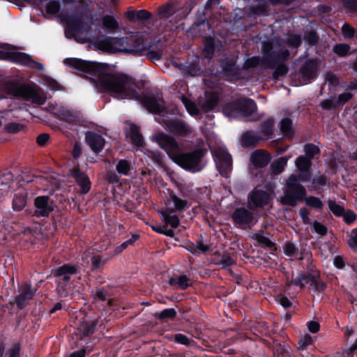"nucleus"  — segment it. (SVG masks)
<instances>
[{
    "mask_svg": "<svg viewBox=\"0 0 357 357\" xmlns=\"http://www.w3.org/2000/svg\"><path fill=\"white\" fill-rule=\"evenodd\" d=\"M273 119L269 118L261 123V132L264 136L268 137L273 133Z\"/></svg>",
    "mask_w": 357,
    "mask_h": 357,
    "instance_id": "46",
    "label": "nucleus"
},
{
    "mask_svg": "<svg viewBox=\"0 0 357 357\" xmlns=\"http://www.w3.org/2000/svg\"><path fill=\"white\" fill-rule=\"evenodd\" d=\"M22 344L20 342H15L12 344L8 351L7 357H20Z\"/></svg>",
    "mask_w": 357,
    "mask_h": 357,
    "instance_id": "62",
    "label": "nucleus"
},
{
    "mask_svg": "<svg viewBox=\"0 0 357 357\" xmlns=\"http://www.w3.org/2000/svg\"><path fill=\"white\" fill-rule=\"evenodd\" d=\"M181 101L189 114L194 116L200 114L199 109L194 101L183 95L181 96Z\"/></svg>",
    "mask_w": 357,
    "mask_h": 357,
    "instance_id": "40",
    "label": "nucleus"
},
{
    "mask_svg": "<svg viewBox=\"0 0 357 357\" xmlns=\"http://www.w3.org/2000/svg\"><path fill=\"white\" fill-rule=\"evenodd\" d=\"M239 115L250 116L257 112V106L255 101L249 98L239 99Z\"/></svg>",
    "mask_w": 357,
    "mask_h": 357,
    "instance_id": "22",
    "label": "nucleus"
},
{
    "mask_svg": "<svg viewBox=\"0 0 357 357\" xmlns=\"http://www.w3.org/2000/svg\"><path fill=\"white\" fill-rule=\"evenodd\" d=\"M86 75H91L89 79L102 92L117 95L124 98L138 100L141 94L134 87L143 89L146 82L135 81V79L122 73H106L108 68H75Z\"/></svg>",
    "mask_w": 357,
    "mask_h": 357,
    "instance_id": "1",
    "label": "nucleus"
},
{
    "mask_svg": "<svg viewBox=\"0 0 357 357\" xmlns=\"http://www.w3.org/2000/svg\"><path fill=\"white\" fill-rule=\"evenodd\" d=\"M126 136L130 139L133 145L137 147H143L144 146V137L140 132L139 127L136 124L133 123H130L129 128L126 130Z\"/></svg>",
    "mask_w": 357,
    "mask_h": 357,
    "instance_id": "21",
    "label": "nucleus"
},
{
    "mask_svg": "<svg viewBox=\"0 0 357 357\" xmlns=\"http://www.w3.org/2000/svg\"><path fill=\"white\" fill-rule=\"evenodd\" d=\"M214 157L219 173L222 176L227 178L231 171V155L227 150L222 148H218L214 151Z\"/></svg>",
    "mask_w": 357,
    "mask_h": 357,
    "instance_id": "8",
    "label": "nucleus"
},
{
    "mask_svg": "<svg viewBox=\"0 0 357 357\" xmlns=\"http://www.w3.org/2000/svg\"><path fill=\"white\" fill-rule=\"evenodd\" d=\"M271 154L264 150L255 151L251 156V163L257 168H264L266 167L271 161Z\"/></svg>",
    "mask_w": 357,
    "mask_h": 357,
    "instance_id": "20",
    "label": "nucleus"
},
{
    "mask_svg": "<svg viewBox=\"0 0 357 357\" xmlns=\"http://www.w3.org/2000/svg\"><path fill=\"white\" fill-rule=\"evenodd\" d=\"M145 52L146 58L155 64L156 61L161 60L163 55V50L162 49L153 50V46L150 43H149Z\"/></svg>",
    "mask_w": 357,
    "mask_h": 357,
    "instance_id": "37",
    "label": "nucleus"
},
{
    "mask_svg": "<svg viewBox=\"0 0 357 357\" xmlns=\"http://www.w3.org/2000/svg\"><path fill=\"white\" fill-rule=\"evenodd\" d=\"M138 100L151 113L159 114L165 110L163 99L152 93H142Z\"/></svg>",
    "mask_w": 357,
    "mask_h": 357,
    "instance_id": "12",
    "label": "nucleus"
},
{
    "mask_svg": "<svg viewBox=\"0 0 357 357\" xmlns=\"http://www.w3.org/2000/svg\"><path fill=\"white\" fill-rule=\"evenodd\" d=\"M146 40L147 37L144 34L137 35L135 38H130L128 54L142 55L149 45Z\"/></svg>",
    "mask_w": 357,
    "mask_h": 357,
    "instance_id": "18",
    "label": "nucleus"
},
{
    "mask_svg": "<svg viewBox=\"0 0 357 357\" xmlns=\"http://www.w3.org/2000/svg\"><path fill=\"white\" fill-rule=\"evenodd\" d=\"M169 200L173 202L176 211H182L188 206V201L178 197L175 194L170 195Z\"/></svg>",
    "mask_w": 357,
    "mask_h": 357,
    "instance_id": "43",
    "label": "nucleus"
},
{
    "mask_svg": "<svg viewBox=\"0 0 357 357\" xmlns=\"http://www.w3.org/2000/svg\"><path fill=\"white\" fill-rule=\"evenodd\" d=\"M5 89L8 94L14 97L31 100L35 103H43L37 91L29 85L21 84L17 81H8L5 84Z\"/></svg>",
    "mask_w": 357,
    "mask_h": 357,
    "instance_id": "4",
    "label": "nucleus"
},
{
    "mask_svg": "<svg viewBox=\"0 0 357 357\" xmlns=\"http://www.w3.org/2000/svg\"><path fill=\"white\" fill-rule=\"evenodd\" d=\"M312 229L316 233L321 236H325L328 232L326 226L317 220H314L312 223Z\"/></svg>",
    "mask_w": 357,
    "mask_h": 357,
    "instance_id": "61",
    "label": "nucleus"
},
{
    "mask_svg": "<svg viewBox=\"0 0 357 357\" xmlns=\"http://www.w3.org/2000/svg\"><path fill=\"white\" fill-rule=\"evenodd\" d=\"M303 38L310 45H315L319 42V36L314 31H306Z\"/></svg>",
    "mask_w": 357,
    "mask_h": 357,
    "instance_id": "58",
    "label": "nucleus"
},
{
    "mask_svg": "<svg viewBox=\"0 0 357 357\" xmlns=\"http://www.w3.org/2000/svg\"><path fill=\"white\" fill-rule=\"evenodd\" d=\"M93 298L97 301H107L110 305L112 301L109 298L110 294L104 287H98L95 291H92Z\"/></svg>",
    "mask_w": 357,
    "mask_h": 357,
    "instance_id": "36",
    "label": "nucleus"
},
{
    "mask_svg": "<svg viewBox=\"0 0 357 357\" xmlns=\"http://www.w3.org/2000/svg\"><path fill=\"white\" fill-rule=\"evenodd\" d=\"M219 96L217 92H211L206 96V101L202 105L203 109L206 112H211L218 105Z\"/></svg>",
    "mask_w": 357,
    "mask_h": 357,
    "instance_id": "30",
    "label": "nucleus"
},
{
    "mask_svg": "<svg viewBox=\"0 0 357 357\" xmlns=\"http://www.w3.org/2000/svg\"><path fill=\"white\" fill-rule=\"evenodd\" d=\"M33 205L35 210L33 216L40 218H47L56 207L54 201L49 196L41 195L34 199Z\"/></svg>",
    "mask_w": 357,
    "mask_h": 357,
    "instance_id": "9",
    "label": "nucleus"
},
{
    "mask_svg": "<svg viewBox=\"0 0 357 357\" xmlns=\"http://www.w3.org/2000/svg\"><path fill=\"white\" fill-rule=\"evenodd\" d=\"M239 99L225 103L222 106L223 114L229 117H235L239 114Z\"/></svg>",
    "mask_w": 357,
    "mask_h": 357,
    "instance_id": "31",
    "label": "nucleus"
},
{
    "mask_svg": "<svg viewBox=\"0 0 357 357\" xmlns=\"http://www.w3.org/2000/svg\"><path fill=\"white\" fill-rule=\"evenodd\" d=\"M25 126L19 123L11 122L6 125V130L10 133H17L24 129Z\"/></svg>",
    "mask_w": 357,
    "mask_h": 357,
    "instance_id": "63",
    "label": "nucleus"
},
{
    "mask_svg": "<svg viewBox=\"0 0 357 357\" xmlns=\"http://www.w3.org/2000/svg\"><path fill=\"white\" fill-rule=\"evenodd\" d=\"M162 122L167 130L176 136L186 137L192 133L191 128L181 119L164 118Z\"/></svg>",
    "mask_w": 357,
    "mask_h": 357,
    "instance_id": "11",
    "label": "nucleus"
},
{
    "mask_svg": "<svg viewBox=\"0 0 357 357\" xmlns=\"http://www.w3.org/2000/svg\"><path fill=\"white\" fill-rule=\"evenodd\" d=\"M78 266L70 263L64 264L56 268L52 269V273L55 278H61L65 283L70 280V276L78 273Z\"/></svg>",
    "mask_w": 357,
    "mask_h": 357,
    "instance_id": "17",
    "label": "nucleus"
},
{
    "mask_svg": "<svg viewBox=\"0 0 357 357\" xmlns=\"http://www.w3.org/2000/svg\"><path fill=\"white\" fill-rule=\"evenodd\" d=\"M174 13V9L171 4H166L158 8V16L160 19H167Z\"/></svg>",
    "mask_w": 357,
    "mask_h": 357,
    "instance_id": "49",
    "label": "nucleus"
},
{
    "mask_svg": "<svg viewBox=\"0 0 357 357\" xmlns=\"http://www.w3.org/2000/svg\"><path fill=\"white\" fill-rule=\"evenodd\" d=\"M107 261V259H103L100 255H94L91 258V266L93 271L99 269Z\"/></svg>",
    "mask_w": 357,
    "mask_h": 357,
    "instance_id": "52",
    "label": "nucleus"
},
{
    "mask_svg": "<svg viewBox=\"0 0 357 357\" xmlns=\"http://www.w3.org/2000/svg\"><path fill=\"white\" fill-rule=\"evenodd\" d=\"M0 60L10 61L29 67H41L29 55L15 51L14 47L8 44L0 45Z\"/></svg>",
    "mask_w": 357,
    "mask_h": 357,
    "instance_id": "6",
    "label": "nucleus"
},
{
    "mask_svg": "<svg viewBox=\"0 0 357 357\" xmlns=\"http://www.w3.org/2000/svg\"><path fill=\"white\" fill-rule=\"evenodd\" d=\"M274 350L277 357H293L291 348L284 342L274 341Z\"/></svg>",
    "mask_w": 357,
    "mask_h": 357,
    "instance_id": "28",
    "label": "nucleus"
},
{
    "mask_svg": "<svg viewBox=\"0 0 357 357\" xmlns=\"http://www.w3.org/2000/svg\"><path fill=\"white\" fill-rule=\"evenodd\" d=\"M65 65L70 67H109L107 64L98 65L96 63L89 62L79 59L69 58L64 61Z\"/></svg>",
    "mask_w": 357,
    "mask_h": 357,
    "instance_id": "26",
    "label": "nucleus"
},
{
    "mask_svg": "<svg viewBox=\"0 0 357 357\" xmlns=\"http://www.w3.org/2000/svg\"><path fill=\"white\" fill-rule=\"evenodd\" d=\"M234 224L240 229H248L253 225L254 214L245 207L236 208L231 213Z\"/></svg>",
    "mask_w": 357,
    "mask_h": 357,
    "instance_id": "10",
    "label": "nucleus"
},
{
    "mask_svg": "<svg viewBox=\"0 0 357 357\" xmlns=\"http://www.w3.org/2000/svg\"><path fill=\"white\" fill-rule=\"evenodd\" d=\"M162 221L165 225H169L172 228H176L180 224V220L176 215H166L165 218H162Z\"/></svg>",
    "mask_w": 357,
    "mask_h": 357,
    "instance_id": "59",
    "label": "nucleus"
},
{
    "mask_svg": "<svg viewBox=\"0 0 357 357\" xmlns=\"http://www.w3.org/2000/svg\"><path fill=\"white\" fill-rule=\"evenodd\" d=\"M289 158L290 156L280 157L271 163V169L275 175H278L283 172Z\"/></svg>",
    "mask_w": 357,
    "mask_h": 357,
    "instance_id": "34",
    "label": "nucleus"
},
{
    "mask_svg": "<svg viewBox=\"0 0 357 357\" xmlns=\"http://www.w3.org/2000/svg\"><path fill=\"white\" fill-rule=\"evenodd\" d=\"M152 140L156 142L159 146L165 151L168 156L174 162L182 149L176 139L163 132L156 133L153 136Z\"/></svg>",
    "mask_w": 357,
    "mask_h": 357,
    "instance_id": "7",
    "label": "nucleus"
},
{
    "mask_svg": "<svg viewBox=\"0 0 357 357\" xmlns=\"http://www.w3.org/2000/svg\"><path fill=\"white\" fill-rule=\"evenodd\" d=\"M324 79L325 83H328L331 87H336L340 84V78L331 71L325 74Z\"/></svg>",
    "mask_w": 357,
    "mask_h": 357,
    "instance_id": "54",
    "label": "nucleus"
},
{
    "mask_svg": "<svg viewBox=\"0 0 357 357\" xmlns=\"http://www.w3.org/2000/svg\"><path fill=\"white\" fill-rule=\"evenodd\" d=\"M274 71L272 74V79L274 81L280 80L284 77L289 72V68H273Z\"/></svg>",
    "mask_w": 357,
    "mask_h": 357,
    "instance_id": "64",
    "label": "nucleus"
},
{
    "mask_svg": "<svg viewBox=\"0 0 357 357\" xmlns=\"http://www.w3.org/2000/svg\"><path fill=\"white\" fill-rule=\"evenodd\" d=\"M291 79L296 86L304 85L316 79L318 68H292Z\"/></svg>",
    "mask_w": 357,
    "mask_h": 357,
    "instance_id": "13",
    "label": "nucleus"
},
{
    "mask_svg": "<svg viewBox=\"0 0 357 357\" xmlns=\"http://www.w3.org/2000/svg\"><path fill=\"white\" fill-rule=\"evenodd\" d=\"M298 181L299 178L296 174L290 175L287 180V189L281 199L283 205L294 207L298 202L303 201L307 192L305 187Z\"/></svg>",
    "mask_w": 357,
    "mask_h": 357,
    "instance_id": "3",
    "label": "nucleus"
},
{
    "mask_svg": "<svg viewBox=\"0 0 357 357\" xmlns=\"http://www.w3.org/2000/svg\"><path fill=\"white\" fill-rule=\"evenodd\" d=\"M311 286L315 292H324L327 287L326 283L321 280V277H315Z\"/></svg>",
    "mask_w": 357,
    "mask_h": 357,
    "instance_id": "56",
    "label": "nucleus"
},
{
    "mask_svg": "<svg viewBox=\"0 0 357 357\" xmlns=\"http://www.w3.org/2000/svg\"><path fill=\"white\" fill-rule=\"evenodd\" d=\"M254 239L256 240L259 244L264 247L273 248L275 246V243H273L269 238L264 235L255 234L253 236Z\"/></svg>",
    "mask_w": 357,
    "mask_h": 357,
    "instance_id": "53",
    "label": "nucleus"
},
{
    "mask_svg": "<svg viewBox=\"0 0 357 357\" xmlns=\"http://www.w3.org/2000/svg\"><path fill=\"white\" fill-rule=\"evenodd\" d=\"M129 43L130 38L128 37L103 36L101 38L96 39L93 44L98 50L104 52L128 53Z\"/></svg>",
    "mask_w": 357,
    "mask_h": 357,
    "instance_id": "5",
    "label": "nucleus"
},
{
    "mask_svg": "<svg viewBox=\"0 0 357 357\" xmlns=\"http://www.w3.org/2000/svg\"><path fill=\"white\" fill-rule=\"evenodd\" d=\"M259 1V3L256 6H253L250 8V11L254 15H267L268 10V3L267 0H255Z\"/></svg>",
    "mask_w": 357,
    "mask_h": 357,
    "instance_id": "41",
    "label": "nucleus"
},
{
    "mask_svg": "<svg viewBox=\"0 0 357 357\" xmlns=\"http://www.w3.org/2000/svg\"><path fill=\"white\" fill-rule=\"evenodd\" d=\"M333 52L340 56H344L347 54L350 47L346 44H337L333 47Z\"/></svg>",
    "mask_w": 357,
    "mask_h": 357,
    "instance_id": "60",
    "label": "nucleus"
},
{
    "mask_svg": "<svg viewBox=\"0 0 357 357\" xmlns=\"http://www.w3.org/2000/svg\"><path fill=\"white\" fill-rule=\"evenodd\" d=\"M280 129L285 137L292 139L294 135V129L293 127V121L290 118L284 117L282 119L280 122Z\"/></svg>",
    "mask_w": 357,
    "mask_h": 357,
    "instance_id": "25",
    "label": "nucleus"
},
{
    "mask_svg": "<svg viewBox=\"0 0 357 357\" xmlns=\"http://www.w3.org/2000/svg\"><path fill=\"white\" fill-rule=\"evenodd\" d=\"M34 296V291L31 289V285L24 284L22 287L21 292L15 296V303L19 310L24 309L28 305L29 302Z\"/></svg>",
    "mask_w": 357,
    "mask_h": 357,
    "instance_id": "19",
    "label": "nucleus"
},
{
    "mask_svg": "<svg viewBox=\"0 0 357 357\" xmlns=\"http://www.w3.org/2000/svg\"><path fill=\"white\" fill-rule=\"evenodd\" d=\"M305 155L311 160L313 159L314 155L320 153V149L318 146L312 143H307L304 145Z\"/></svg>",
    "mask_w": 357,
    "mask_h": 357,
    "instance_id": "47",
    "label": "nucleus"
},
{
    "mask_svg": "<svg viewBox=\"0 0 357 357\" xmlns=\"http://www.w3.org/2000/svg\"><path fill=\"white\" fill-rule=\"evenodd\" d=\"M85 141L86 144L96 153H100L105 145V138L100 134L91 130L85 132Z\"/></svg>",
    "mask_w": 357,
    "mask_h": 357,
    "instance_id": "16",
    "label": "nucleus"
},
{
    "mask_svg": "<svg viewBox=\"0 0 357 357\" xmlns=\"http://www.w3.org/2000/svg\"><path fill=\"white\" fill-rule=\"evenodd\" d=\"M27 201L26 195L24 193H16L14 195L12 204L15 211H21L26 206Z\"/></svg>",
    "mask_w": 357,
    "mask_h": 357,
    "instance_id": "35",
    "label": "nucleus"
},
{
    "mask_svg": "<svg viewBox=\"0 0 357 357\" xmlns=\"http://www.w3.org/2000/svg\"><path fill=\"white\" fill-rule=\"evenodd\" d=\"M248 68H221V77L224 79L233 82L238 79V73L241 70Z\"/></svg>",
    "mask_w": 357,
    "mask_h": 357,
    "instance_id": "38",
    "label": "nucleus"
},
{
    "mask_svg": "<svg viewBox=\"0 0 357 357\" xmlns=\"http://www.w3.org/2000/svg\"><path fill=\"white\" fill-rule=\"evenodd\" d=\"M68 25L73 33L78 32L82 29V22L80 20L75 19L73 17H68L66 20Z\"/></svg>",
    "mask_w": 357,
    "mask_h": 357,
    "instance_id": "57",
    "label": "nucleus"
},
{
    "mask_svg": "<svg viewBox=\"0 0 357 357\" xmlns=\"http://www.w3.org/2000/svg\"><path fill=\"white\" fill-rule=\"evenodd\" d=\"M131 169V164L125 159H121L116 165V172L121 175L128 176Z\"/></svg>",
    "mask_w": 357,
    "mask_h": 357,
    "instance_id": "44",
    "label": "nucleus"
},
{
    "mask_svg": "<svg viewBox=\"0 0 357 357\" xmlns=\"http://www.w3.org/2000/svg\"><path fill=\"white\" fill-rule=\"evenodd\" d=\"M295 163L298 170L310 169L312 166V160L304 155L298 156Z\"/></svg>",
    "mask_w": 357,
    "mask_h": 357,
    "instance_id": "48",
    "label": "nucleus"
},
{
    "mask_svg": "<svg viewBox=\"0 0 357 357\" xmlns=\"http://www.w3.org/2000/svg\"><path fill=\"white\" fill-rule=\"evenodd\" d=\"M306 205L315 209H321L324 206L321 199L314 196H309L304 198Z\"/></svg>",
    "mask_w": 357,
    "mask_h": 357,
    "instance_id": "51",
    "label": "nucleus"
},
{
    "mask_svg": "<svg viewBox=\"0 0 357 357\" xmlns=\"http://www.w3.org/2000/svg\"><path fill=\"white\" fill-rule=\"evenodd\" d=\"M215 41L212 38H207L204 40L203 54L207 59H211L215 52Z\"/></svg>",
    "mask_w": 357,
    "mask_h": 357,
    "instance_id": "42",
    "label": "nucleus"
},
{
    "mask_svg": "<svg viewBox=\"0 0 357 357\" xmlns=\"http://www.w3.org/2000/svg\"><path fill=\"white\" fill-rule=\"evenodd\" d=\"M261 139V137L256 132L248 130L241 136V145L245 148H254Z\"/></svg>",
    "mask_w": 357,
    "mask_h": 357,
    "instance_id": "23",
    "label": "nucleus"
},
{
    "mask_svg": "<svg viewBox=\"0 0 357 357\" xmlns=\"http://www.w3.org/2000/svg\"><path fill=\"white\" fill-rule=\"evenodd\" d=\"M55 116L60 121L69 123H75L77 121V116L68 109H59L55 113Z\"/></svg>",
    "mask_w": 357,
    "mask_h": 357,
    "instance_id": "33",
    "label": "nucleus"
},
{
    "mask_svg": "<svg viewBox=\"0 0 357 357\" xmlns=\"http://www.w3.org/2000/svg\"><path fill=\"white\" fill-rule=\"evenodd\" d=\"M319 106L326 111L335 110L339 107L336 101V98L331 96L329 98L323 100L320 102Z\"/></svg>",
    "mask_w": 357,
    "mask_h": 357,
    "instance_id": "45",
    "label": "nucleus"
},
{
    "mask_svg": "<svg viewBox=\"0 0 357 357\" xmlns=\"http://www.w3.org/2000/svg\"><path fill=\"white\" fill-rule=\"evenodd\" d=\"M271 197L270 194L261 189L255 188L252 190L248 195V203L251 206V208H263L266 206Z\"/></svg>",
    "mask_w": 357,
    "mask_h": 357,
    "instance_id": "14",
    "label": "nucleus"
},
{
    "mask_svg": "<svg viewBox=\"0 0 357 357\" xmlns=\"http://www.w3.org/2000/svg\"><path fill=\"white\" fill-rule=\"evenodd\" d=\"M328 205L330 211L337 217H342L344 212V208L336 203L335 200L329 199Z\"/></svg>",
    "mask_w": 357,
    "mask_h": 357,
    "instance_id": "50",
    "label": "nucleus"
},
{
    "mask_svg": "<svg viewBox=\"0 0 357 357\" xmlns=\"http://www.w3.org/2000/svg\"><path fill=\"white\" fill-rule=\"evenodd\" d=\"M206 154V151L202 149H196L192 151L180 152L174 162L183 169L191 172H201L205 165L203 159Z\"/></svg>",
    "mask_w": 357,
    "mask_h": 357,
    "instance_id": "2",
    "label": "nucleus"
},
{
    "mask_svg": "<svg viewBox=\"0 0 357 357\" xmlns=\"http://www.w3.org/2000/svg\"><path fill=\"white\" fill-rule=\"evenodd\" d=\"M314 278V276L313 275L305 272H300L296 278L291 280V283L303 289L307 284H310L311 285Z\"/></svg>",
    "mask_w": 357,
    "mask_h": 357,
    "instance_id": "29",
    "label": "nucleus"
},
{
    "mask_svg": "<svg viewBox=\"0 0 357 357\" xmlns=\"http://www.w3.org/2000/svg\"><path fill=\"white\" fill-rule=\"evenodd\" d=\"M71 176L75 180L76 183L80 188V193L87 194L91 188V182L88 175L82 171L79 166L74 167L71 170Z\"/></svg>",
    "mask_w": 357,
    "mask_h": 357,
    "instance_id": "15",
    "label": "nucleus"
},
{
    "mask_svg": "<svg viewBox=\"0 0 357 357\" xmlns=\"http://www.w3.org/2000/svg\"><path fill=\"white\" fill-rule=\"evenodd\" d=\"M102 26L109 32H115L119 29V24L116 19L111 15H105L101 18Z\"/></svg>",
    "mask_w": 357,
    "mask_h": 357,
    "instance_id": "27",
    "label": "nucleus"
},
{
    "mask_svg": "<svg viewBox=\"0 0 357 357\" xmlns=\"http://www.w3.org/2000/svg\"><path fill=\"white\" fill-rule=\"evenodd\" d=\"M213 261L217 265L222 266L223 268L230 266L235 263L229 253L225 252L222 254L219 251L214 253Z\"/></svg>",
    "mask_w": 357,
    "mask_h": 357,
    "instance_id": "24",
    "label": "nucleus"
},
{
    "mask_svg": "<svg viewBox=\"0 0 357 357\" xmlns=\"http://www.w3.org/2000/svg\"><path fill=\"white\" fill-rule=\"evenodd\" d=\"M97 321L95 320L86 321L80 326V331L82 337L89 336L95 333Z\"/></svg>",
    "mask_w": 357,
    "mask_h": 357,
    "instance_id": "39",
    "label": "nucleus"
},
{
    "mask_svg": "<svg viewBox=\"0 0 357 357\" xmlns=\"http://www.w3.org/2000/svg\"><path fill=\"white\" fill-rule=\"evenodd\" d=\"M176 314L175 309L166 308L158 313V318L160 320L174 319L176 317Z\"/></svg>",
    "mask_w": 357,
    "mask_h": 357,
    "instance_id": "55",
    "label": "nucleus"
},
{
    "mask_svg": "<svg viewBox=\"0 0 357 357\" xmlns=\"http://www.w3.org/2000/svg\"><path fill=\"white\" fill-rule=\"evenodd\" d=\"M169 284L171 286H176V288L181 290H185L191 285L189 278L185 275H180L177 279L170 278Z\"/></svg>",
    "mask_w": 357,
    "mask_h": 357,
    "instance_id": "32",
    "label": "nucleus"
}]
</instances>
